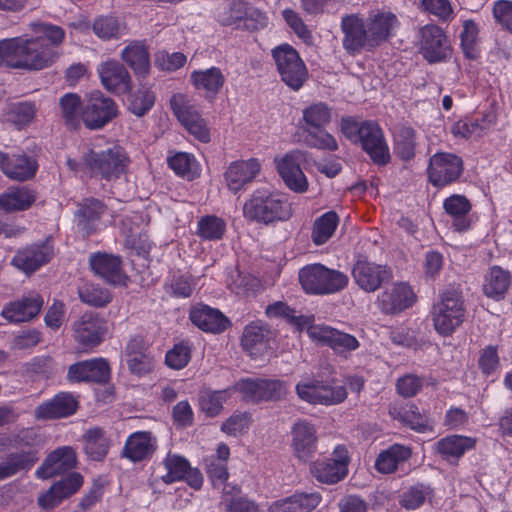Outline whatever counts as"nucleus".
Returning <instances> with one entry per match:
<instances>
[{"instance_id": "obj_1", "label": "nucleus", "mask_w": 512, "mask_h": 512, "mask_svg": "<svg viewBox=\"0 0 512 512\" xmlns=\"http://www.w3.org/2000/svg\"><path fill=\"white\" fill-rule=\"evenodd\" d=\"M30 28L36 37H19V69L41 70L49 66L57 57L55 48L64 40L65 32L60 26L44 22H32Z\"/></svg>"}, {"instance_id": "obj_2", "label": "nucleus", "mask_w": 512, "mask_h": 512, "mask_svg": "<svg viewBox=\"0 0 512 512\" xmlns=\"http://www.w3.org/2000/svg\"><path fill=\"white\" fill-rule=\"evenodd\" d=\"M332 120V109L324 102L312 103L302 110L300 124L303 141L310 148L335 151L338 143L325 127Z\"/></svg>"}, {"instance_id": "obj_3", "label": "nucleus", "mask_w": 512, "mask_h": 512, "mask_svg": "<svg viewBox=\"0 0 512 512\" xmlns=\"http://www.w3.org/2000/svg\"><path fill=\"white\" fill-rule=\"evenodd\" d=\"M243 214L250 221L268 225L276 221L288 220L292 209L285 197L268 189H257L245 202Z\"/></svg>"}, {"instance_id": "obj_4", "label": "nucleus", "mask_w": 512, "mask_h": 512, "mask_svg": "<svg viewBox=\"0 0 512 512\" xmlns=\"http://www.w3.org/2000/svg\"><path fill=\"white\" fill-rule=\"evenodd\" d=\"M303 290L311 295L335 294L348 285V276L323 264L314 263L302 267L298 273Z\"/></svg>"}, {"instance_id": "obj_5", "label": "nucleus", "mask_w": 512, "mask_h": 512, "mask_svg": "<svg viewBox=\"0 0 512 512\" xmlns=\"http://www.w3.org/2000/svg\"><path fill=\"white\" fill-rule=\"evenodd\" d=\"M84 162L92 174L107 181L119 179L127 171L129 157L123 147L111 145L103 150H91Z\"/></svg>"}, {"instance_id": "obj_6", "label": "nucleus", "mask_w": 512, "mask_h": 512, "mask_svg": "<svg viewBox=\"0 0 512 512\" xmlns=\"http://www.w3.org/2000/svg\"><path fill=\"white\" fill-rule=\"evenodd\" d=\"M465 319L461 292L448 288L440 294V300L433 306L435 330L443 336L451 335Z\"/></svg>"}, {"instance_id": "obj_7", "label": "nucleus", "mask_w": 512, "mask_h": 512, "mask_svg": "<svg viewBox=\"0 0 512 512\" xmlns=\"http://www.w3.org/2000/svg\"><path fill=\"white\" fill-rule=\"evenodd\" d=\"M281 80L292 90H299L308 78V70L299 53L290 45H280L272 50Z\"/></svg>"}, {"instance_id": "obj_8", "label": "nucleus", "mask_w": 512, "mask_h": 512, "mask_svg": "<svg viewBox=\"0 0 512 512\" xmlns=\"http://www.w3.org/2000/svg\"><path fill=\"white\" fill-rule=\"evenodd\" d=\"M235 390L245 401L260 403L279 401L286 396V383L277 379L246 378L238 381Z\"/></svg>"}, {"instance_id": "obj_9", "label": "nucleus", "mask_w": 512, "mask_h": 512, "mask_svg": "<svg viewBox=\"0 0 512 512\" xmlns=\"http://www.w3.org/2000/svg\"><path fill=\"white\" fill-rule=\"evenodd\" d=\"M464 171L462 159L453 153L440 152L430 157L427 169L430 183L438 188L456 182Z\"/></svg>"}, {"instance_id": "obj_10", "label": "nucleus", "mask_w": 512, "mask_h": 512, "mask_svg": "<svg viewBox=\"0 0 512 512\" xmlns=\"http://www.w3.org/2000/svg\"><path fill=\"white\" fill-rule=\"evenodd\" d=\"M298 397L310 404L336 405L347 397L344 386H331L316 379H306L296 385Z\"/></svg>"}, {"instance_id": "obj_11", "label": "nucleus", "mask_w": 512, "mask_h": 512, "mask_svg": "<svg viewBox=\"0 0 512 512\" xmlns=\"http://www.w3.org/2000/svg\"><path fill=\"white\" fill-rule=\"evenodd\" d=\"M170 106L179 122L191 135L203 143L210 141V130L206 121L184 95H173L170 99Z\"/></svg>"}, {"instance_id": "obj_12", "label": "nucleus", "mask_w": 512, "mask_h": 512, "mask_svg": "<svg viewBox=\"0 0 512 512\" xmlns=\"http://www.w3.org/2000/svg\"><path fill=\"white\" fill-rule=\"evenodd\" d=\"M419 51L430 63L443 61L450 54V44L444 31L437 25L427 24L418 31Z\"/></svg>"}, {"instance_id": "obj_13", "label": "nucleus", "mask_w": 512, "mask_h": 512, "mask_svg": "<svg viewBox=\"0 0 512 512\" xmlns=\"http://www.w3.org/2000/svg\"><path fill=\"white\" fill-rule=\"evenodd\" d=\"M308 336L312 341L329 346L337 354L345 355L359 348L360 343L353 335L323 324L309 326Z\"/></svg>"}, {"instance_id": "obj_14", "label": "nucleus", "mask_w": 512, "mask_h": 512, "mask_svg": "<svg viewBox=\"0 0 512 512\" xmlns=\"http://www.w3.org/2000/svg\"><path fill=\"white\" fill-rule=\"evenodd\" d=\"M306 160V152L295 149L281 158H276L277 170L286 186L297 193H303L308 188V181L300 165Z\"/></svg>"}, {"instance_id": "obj_15", "label": "nucleus", "mask_w": 512, "mask_h": 512, "mask_svg": "<svg viewBox=\"0 0 512 512\" xmlns=\"http://www.w3.org/2000/svg\"><path fill=\"white\" fill-rule=\"evenodd\" d=\"M117 115L115 102L96 91L90 94L82 111V120L90 129H99L105 126Z\"/></svg>"}, {"instance_id": "obj_16", "label": "nucleus", "mask_w": 512, "mask_h": 512, "mask_svg": "<svg viewBox=\"0 0 512 512\" xmlns=\"http://www.w3.org/2000/svg\"><path fill=\"white\" fill-rule=\"evenodd\" d=\"M291 447L294 456L302 462L309 461L317 450V429L306 419L297 420L291 427Z\"/></svg>"}, {"instance_id": "obj_17", "label": "nucleus", "mask_w": 512, "mask_h": 512, "mask_svg": "<svg viewBox=\"0 0 512 512\" xmlns=\"http://www.w3.org/2000/svg\"><path fill=\"white\" fill-rule=\"evenodd\" d=\"M352 277L355 283L365 292L371 293L378 290L381 285L392 277L390 268L359 259L352 268Z\"/></svg>"}, {"instance_id": "obj_18", "label": "nucleus", "mask_w": 512, "mask_h": 512, "mask_svg": "<svg viewBox=\"0 0 512 512\" xmlns=\"http://www.w3.org/2000/svg\"><path fill=\"white\" fill-rule=\"evenodd\" d=\"M362 149L370 156L374 163L385 165L390 161L388 146L385 142L382 129L372 121L362 122V129L357 139Z\"/></svg>"}, {"instance_id": "obj_19", "label": "nucleus", "mask_w": 512, "mask_h": 512, "mask_svg": "<svg viewBox=\"0 0 512 512\" xmlns=\"http://www.w3.org/2000/svg\"><path fill=\"white\" fill-rule=\"evenodd\" d=\"M0 169L10 179L26 181L32 179L37 170V160L24 152L4 153L0 151Z\"/></svg>"}, {"instance_id": "obj_20", "label": "nucleus", "mask_w": 512, "mask_h": 512, "mask_svg": "<svg viewBox=\"0 0 512 512\" xmlns=\"http://www.w3.org/2000/svg\"><path fill=\"white\" fill-rule=\"evenodd\" d=\"M75 340L84 347L99 345L106 332V323L97 314L84 313L73 323Z\"/></svg>"}, {"instance_id": "obj_21", "label": "nucleus", "mask_w": 512, "mask_h": 512, "mask_svg": "<svg viewBox=\"0 0 512 512\" xmlns=\"http://www.w3.org/2000/svg\"><path fill=\"white\" fill-rule=\"evenodd\" d=\"M110 378V367L103 358H95L80 361L68 368L67 379L69 382H96L105 383Z\"/></svg>"}, {"instance_id": "obj_22", "label": "nucleus", "mask_w": 512, "mask_h": 512, "mask_svg": "<svg viewBox=\"0 0 512 512\" xmlns=\"http://www.w3.org/2000/svg\"><path fill=\"white\" fill-rule=\"evenodd\" d=\"M97 72L103 87L117 94H124L131 90L132 79L125 66L116 60L102 62Z\"/></svg>"}, {"instance_id": "obj_23", "label": "nucleus", "mask_w": 512, "mask_h": 512, "mask_svg": "<svg viewBox=\"0 0 512 512\" xmlns=\"http://www.w3.org/2000/svg\"><path fill=\"white\" fill-rule=\"evenodd\" d=\"M51 257L52 248L48 244H33L19 249L12 258L11 264L25 274H32L49 262Z\"/></svg>"}, {"instance_id": "obj_24", "label": "nucleus", "mask_w": 512, "mask_h": 512, "mask_svg": "<svg viewBox=\"0 0 512 512\" xmlns=\"http://www.w3.org/2000/svg\"><path fill=\"white\" fill-rule=\"evenodd\" d=\"M341 29L344 33L343 48L349 54L359 53L364 47L369 49L368 29L363 19L356 15H347L342 18Z\"/></svg>"}, {"instance_id": "obj_25", "label": "nucleus", "mask_w": 512, "mask_h": 512, "mask_svg": "<svg viewBox=\"0 0 512 512\" xmlns=\"http://www.w3.org/2000/svg\"><path fill=\"white\" fill-rule=\"evenodd\" d=\"M90 267L93 272L113 285H125L126 275L122 269V261L118 256L107 253H96L90 256Z\"/></svg>"}, {"instance_id": "obj_26", "label": "nucleus", "mask_w": 512, "mask_h": 512, "mask_svg": "<svg viewBox=\"0 0 512 512\" xmlns=\"http://www.w3.org/2000/svg\"><path fill=\"white\" fill-rule=\"evenodd\" d=\"M82 484L83 477L79 473H71L54 483L46 493L38 498V503L43 509H53L64 499L76 493Z\"/></svg>"}, {"instance_id": "obj_27", "label": "nucleus", "mask_w": 512, "mask_h": 512, "mask_svg": "<svg viewBox=\"0 0 512 512\" xmlns=\"http://www.w3.org/2000/svg\"><path fill=\"white\" fill-rule=\"evenodd\" d=\"M379 307L385 314H397L412 306L415 294L405 283H395L390 289L381 293Z\"/></svg>"}, {"instance_id": "obj_28", "label": "nucleus", "mask_w": 512, "mask_h": 512, "mask_svg": "<svg viewBox=\"0 0 512 512\" xmlns=\"http://www.w3.org/2000/svg\"><path fill=\"white\" fill-rule=\"evenodd\" d=\"M157 449V439L150 431H137L126 439L122 456L132 462L150 458Z\"/></svg>"}, {"instance_id": "obj_29", "label": "nucleus", "mask_w": 512, "mask_h": 512, "mask_svg": "<svg viewBox=\"0 0 512 512\" xmlns=\"http://www.w3.org/2000/svg\"><path fill=\"white\" fill-rule=\"evenodd\" d=\"M443 209L450 217L455 231L465 232L470 229L473 222L472 204L466 196L453 194L447 197L443 202Z\"/></svg>"}, {"instance_id": "obj_30", "label": "nucleus", "mask_w": 512, "mask_h": 512, "mask_svg": "<svg viewBox=\"0 0 512 512\" xmlns=\"http://www.w3.org/2000/svg\"><path fill=\"white\" fill-rule=\"evenodd\" d=\"M43 306V298L36 293H30L21 299L7 304L1 315L10 322H25L36 317Z\"/></svg>"}, {"instance_id": "obj_31", "label": "nucleus", "mask_w": 512, "mask_h": 512, "mask_svg": "<svg viewBox=\"0 0 512 512\" xmlns=\"http://www.w3.org/2000/svg\"><path fill=\"white\" fill-rule=\"evenodd\" d=\"M389 414L393 419L419 433L431 431L433 428V421L430 416L426 412L421 413L413 403L391 405Z\"/></svg>"}, {"instance_id": "obj_32", "label": "nucleus", "mask_w": 512, "mask_h": 512, "mask_svg": "<svg viewBox=\"0 0 512 512\" xmlns=\"http://www.w3.org/2000/svg\"><path fill=\"white\" fill-rule=\"evenodd\" d=\"M271 330L262 321H253L245 326L241 344L245 351L253 358L261 356L268 349Z\"/></svg>"}, {"instance_id": "obj_33", "label": "nucleus", "mask_w": 512, "mask_h": 512, "mask_svg": "<svg viewBox=\"0 0 512 512\" xmlns=\"http://www.w3.org/2000/svg\"><path fill=\"white\" fill-rule=\"evenodd\" d=\"M78 403L68 392H60L51 400L40 404L35 409V417L40 420L64 418L74 414Z\"/></svg>"}, {"instance_id": "obj_34", "label": "nucleus", "mask_w": 512, "mask_h": 512, "mask_svg": "<svg viewBox=\"0 0 512 512\" xmlns=\"http://www.w3.org/2000/svg\"><path fill=\"white\" fill-rule=\"evenodd\" d=\"M76 465V453L73 448L64 446L51 452L44 463L37 469L39 478H51L61 474Z\"/></svg>"}, {"instance_id": "obj_35", "label": "nucleus", "mask_w": 512, "mask_h": 512, "mask_svg": "<svg viewBox=\"0 0 512 512\" xmlns=\"http://www.w3.org/2000/svg\"><path fill=\"white\" fill-rule=\"evenodd\" d=\"M190 320L202 331L215 334L223 332L229 324L221 311L207 305L194 306L190 311Z\"/></svg>"}, {"instance_id": "obj_36", "label": "nucleus", "mask_w": 512, "mask_h": 512, "mask_svg": "<svg viewBox=\"0 0 512 512\" xmlns=\"http://www.w3.org/2000/svg\"><path fill=\"white\" fill-rule=\"evenodd\" d=\"M321 499V495L317 492L294 493L272 502L267 512H311L320 504Z\"/></svg>"}, {"instance_id": "obj_37", "label": "nucleus", "mask_w": 512, "mask_h": 512, "mask_svg": "<svg viewBox=\"0 0 512 512\" xmlns=\"http://www.w3.org/2000/svg\"><path fill=\"white\" fill-rule=\"evenodd\" d=\"M105 211L106 206L102 201L95 198L84 199L75 214L78 229L86 236L94 233Z\"/></svg>"}, {"instance_id": "obj_38", "label": "nucleus", "mask_w": 512, "mask_h": 512, "mask_svg": "<svg viewBox=\"0 0 512 512\" xmlns=\"http://www.w3.org/2000/svg\"><path fill=\"white\" fill-rule=\"evenodd\" d=\"M398 19L391 12H382L371 15L367 20L369 35V49L378 46L387 40L395 28L398 27Z\"/></svg>"}, {"instance_id": "obj_39", "label": "nucleus", "mask_w": 512, "mask_h": 512, "mask_svg": "<svg viewBox=\"0 0 512 512\" xmlns=\"http://www.w3.org/2000/svg\"><path fill=\"white\" fill-rule=\"evenodd\" d=\"M83 449L87 457L93 461H103L107 456L112 441L101 427H92L82 435Z\"/></svg>"}, {"instance_id": "obj_40", "label": "nucleus", "mask_w": 512, "mask_h": 512, "mask_svg": "<svg viewBox=\"0 0 512 512\" xmlns=\"http://www.w3.org/2000/svg\"><path fill=\"white\" fill-rule=\"evenodd\" d=\"M260 170L256 159L233 162L225 172V179L230 190L237 192L246 183L252 181Z\"/></svg>"}, {"instance_id": "obj_41", "label": "nucleus", "mask_w": 512, "mask_h": 512, "mask_svg": "<svg viewBox=\"0 0 512 512\" xmlns=\"http://www.w3.org/2000/svg\"><path fill=\"white\" fill-rule=\"evenodd\" d=\"M476 440L462 435H450L435 443V450L449 462L458 461L466 451L475 447Z\"/></svg>"}, {"instance_id": "obj_42", "label": "nucleus", "mask_w": 512, "mask_h": 512, "mask_svg": "<svg viewBox=\"0 0 512 512\" xmlns=\"http://www.w3.org/2000/svg\"><path fill=\"white\" fill-rule=\"evenodd\" d=\"M120 58L133 70L136 76L146 77L149 74V52L144 43L140 41L130 42L121 51Z\"/></svg>"}, {"instance_id": "obj_43", "label": "nucleus", "mask_w": 512, "mask_h": 512, "mask_svg": "<svg viewBox=\"0 0 512 512\" xmlns=\"http://www.w3.org/2000/svg\"><path fill=\"white\" fill-rule=\"evenodd\" d=\"M190 80L196 90L204 91L206 98H213L223 87L225 77L219 68L211 67L193 71Z\"/></svg>"}, {"instance_id": "obj_44", "label": "nucleus", "mask_w": 512, "mask_h": 512, "mask_svg": "<svg viewBox=\"0 0 512 512\" xmlns=\"http://www.w3.org/2000/svg\"><path fill=\"white\" fill-rule=\"evenodd\" d=\"M411 455L412 450L409 446L393 444L377 456L375 468L382 474L394 473L400 465L410 459Z\"/></svg>"}, {"instance_id": "obj_45", "label": "nucleus", "mask_w": 512, "mask_h": 512, "mask_svg": "<svg viewBox=\"0 0 512 512\" xmlns=\"http://www.w3.org/2000/svg\"><path fill=\"white\" fill-rule=\"evenodd\" d=\"M36 200L33 190L26 187H12L0 195V208L6 212L28 209Z\"/></svg>"}, {"instance_id": "obj_46", "label": "nucleus", "mask_w": 512, "mask_h": 512, "mask_svg": "<svg viewBox=\"0 0 512 512\" xmlns=\"http://www.w3.org/2000/svg\"><path fill=\"white\" fill-rule=\"evenodd\" d=\"M510 282L511 275L509 271L499 266H493L485 276L483 292L489 298L500 300L507 292Z\"/></svg>"}, {"instance_id": "obj_47", "label": "nucleus", "mask_w": 512, "mask_h": 512, "mask_svg": "<svg viewBox=\"0 0 512 512\" xmlns=\"http://www.w3.org/2000/svg\"><path fill=\"white\" fill-rule=\"evenodd\" d=\"M265 313L270 318L282 317L286 319L290 324L295 326L298 331L306 329L308 332L309 326L315 320L313 315H296V311L282 301H276L268 305L265 309Z\"/></svg>"}, {"instance_id": "obj_48", "label": "nucleus", "mask_w": 512, "mask_h": 512, "mask_svg": "<svg viewBox=\"0 0 512 512\" xmlns=\"http://www.w3.org/2000/svg\"><path fill=\"white\" fill-rule=\"evenodd\" d=\"M83 106L75 93H66L59 99V114L69 129H77L82 119Z\"/></svg>"}, {"instance_id": "obj_49", "label": "nucleus", "mask_w": 512, "mask_h": 512, "mask_svg": "<svg viewBox=\"0 0 512 512\" xmlns=\"http://www.w3.org/2000/svg\"><path fill=\"white\" fill-rule=\"evenodd\" d=\"M38 460L33 452H18L10 454L0 463V481L10 478L17 473L29 470Z\"/></svg>"}, {"instance_id": "obj_50", "label": "nucleus", "mask_w": 512, "mask_h": 512, "mask_svg": "<svg viewBox=\"0 0 512 512\" xmlns=\"http://www.w3.org/2000/svg\"><path fill=\"white\" fill-rule=\"evenodd\" d=\"M339 223V217L336 212L329 211L318 217L312 229L311 238L314 244L322 245L326 243L334 234Z\"/></svg>"}, {"instance_id": "obj_51", "label": "nucleus", "mask_w": 512, "mask_h": 512, "mask_svg": "<svg viewBox=\"0 0 512 512\" xmlns=\"http://www.w3.org/2000/svg\"><path fill=\"white\" fill-rule=\"evenodd\" d=\"M312 473L318 481L327 484H335L342 480L348 472L343 464H337L329 459L316 461L312 465Z\"/></svg>"}, {"instance_id": "obj_52", "label": "nucleus", "mask_w": 512, "mask_h": 512, "mask_svg": "<svg viewBox=\"0 0 512 512\" xmlns=\"http://www.w3.org/2000/svg\"><path fill=\"white\" fill-rule=\"evenodd\" d=\"M125 25L115 16L106 15L97 17L92 30L102 40L119 39L125 33Z\"/></svg>"}, {"instance_id": "obj_53", "label": "nucleus", "mask_w": 512, "mask_h": 512, "mask_svg": "<svg viewBox=\"0 0 512 512\" xmlns=\"http://www.w3.org/2000/svg\"><path fill=\"white\" fill-rule=\"evenodd\" d=\"M166 474L161 476V479L166 484H171L176 481L183 480L189 472V462L182 456L176 454H168L163 461Z\"/></svg>"}, {"instance_id": "obj_54", "label": "nucleus", "mask_w": 512, "mask_h": 512, "mask_svg": "<svg viewBox=\"0 0 512 512\" xmlns=\"http://www.w3.org/2000/svg\"><path fill=\"white\" fill-rule=\"evenodd\" d=\"M227 398V390H202L199 395L200 409L206 413V415L215 417L222 411L223 404L226 402Z\"/></svg>"}, {"instance_id": "obj_55", "label": "nucleus", "mask_w": 512, "mask_h": 512, "mask_svg": "<svg viewBox=\"0 0 512 512\" xmlns=\"http://www.w3.org/2000/svg\"><path fill=\"white\" fill-rule=\"evenodd\" d=\"M415 131L410 127H402L395 136V153L402 160H410L415 156Z\"/></svg>"}, {"instance_id": "obj_56", "label": "nucleus", "mask_w": 512, "mask_h": 512, "mask_svg": "<svg viewBox=\"0 0 512 512\" xmlns=\"http://www.w3.org/2000/svg\"><path fill=\"white\" fill-rule=\"evenodd\" d=\"M168 165L177 175L188 180L196 176V161L191 154L178 152L168 158Z\"/></svg>"}, {"instance_id": "obj_57", "label": "nucleus", "mask_w": 512, "mask_h": 512, "mask_svg": "<svg viewBox=\"0 0 512 512\" xmlns=\"http://www.w3.org/2000/svg\"><path fill=\"white\" fill-rule=\"evenodd\" d=\"M225 230V222L216 216H205L198 222V234L205 240H219L223 237Z\"/></svg>"}, {"instance_id": "obj_58", "label": "nucleus", "mask_w": 512, "mask_h": 512, "mask_svg": "<svg viewBox=\"0 0 512 512\" xmlns=\"http://www.w3.org/2000/svg\"><path fill=\"white\" fill-rule=\"evenodd\" d=\"M490 127V122L482 120H459L452 126L451 132L456 137L469 138L478 137Z\"/></svg>"}, {"instance_id": "obj_59", "label": "nucleus", "mask_w": 512, "mask_h": 512, "mask_svg": "<svg viewBox=\"0 0 512 512\" xmlns=\"http://www.w3.org/2000/svg\"><path fill=\"white\" fill-rule=\"evenodd\" d=\"M129 110L136 116L145 115L154 105L155 95L145 87L139 88L130 95Z\"/></svg>"}, {"instance_id": "obj_60", "label": "nucleus", "mask_w": 512, "mask_h": 512, "mask_svg": "<svg viewBox=\"0 0 512 512\" xmlns=\"http://www.w3.org/2000/svg\"><path fill=\"white\" fill-rule=\"evenodd\" d=\"M79 298L83 303L95 307H104L111 301V295L108 290L93 284H87L80 288Z\"/></svg>"}, {"instance_id": "obj_61", "label": "nucleus", "mask_w": 512, "mask_h": 512, "mask_svg": "<svg viewBox=\"0 0 512 512\" xmlns=\"http://www.w3.org/2000/svg\"><path fill=\"white\" fill-rule=\"evenodd\" d=\"M430 494L431 490L428 486L415 485L402 493L399 503L408 510H414L420 507Z\"/></svg>"}, {"instance_id": "obj_62", "label": "nucleus", "mask_w": 512, "mask_h": 512, "mask_svg": "<svg viewBox=\"0 0 512 512\" xmlns=\"http://www.w3.org/2000/svg\"><path fill=\"white\" fill-rule=\"evenodd\" d=\"M246 3L241 1H232L228 3L218 15L219 21L226 26H242L245 17Z\"/></svg>"}, {"instance_id": "obj_63", "label": "nucleus", "mask_w": 512, "mask_h": 512, "mask_svg": "<svg viewBox=\"0 0 512 512\" xmlns=\"http://www.w3.org/2000/svg\"><path fill=\"white\" fill-rule=\"evenodd\" d=\"M36 107L32 102L14 103L9 108V119L19 125L26 126L35 118Z\"/></svg>"}, {"instance_id": "obj_64", "label": "nucleus", "mask_w": 512, "mask_h": 512, "mask_svg": "<svg viewBox=\"0 0 512 512\" xmlns=\"http://www.w3.org/2000/svg\"><path fill=\"white\" fill-rule=\"evenodd\" d=\"M191 349L187 343L181 342L174 345L165 357L166 364L175 370L184 368L190 361Z\"/></svg>"}]
</instances>
